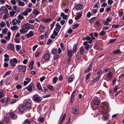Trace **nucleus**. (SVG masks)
<instances>
[{"label":"nucleus","instance_id":"nucleus-1","mask_svg":"<svg viewBox=\"0 0 124 124\" xmlns=\"http://www.w3.org/2000/svg\"><path fill=\"white\" fill-rule=\"evenodd\" d=\"M33 100L36 103H39L41 101V98L37 94L34 95L32 97Z\"/></svg>","mask_w":124,"mask_h":124},{"label":"nucleus","instance_id":"nucleus-2","mask_svg":"<svg viewBox=\"0 0 124 124\" xmlns=\"http://www.w3.org/2000/svg\"><path fill=\"white\" fill-rule=\"evenodd\" d=\"M31 101L30 100H28L25 103L24 106L26 109H28L31 108Z\"/></svg>","mask_w":124,"mask_h":124},{"label":"nucleus","instance_id":"nucleus-3","mask_svg":"<svg viewBox=\"0 0 124 124\" xmlns=\"http://www.w3.org/2000/svg\"><path fill=\"white\" fill-rule=\"evenodd\" d=\"M18 70L22 72H25L26 70V66L25 65H18L17 66Z\"/></svg>","mask_w":124,"mask_h":124},{"label":"nucleus","instance_id":"nucleus-4","mask_svg":"<svg viewBox=\"0 0 124 124\" xmlns=\"http://www.w3.org/2000/svg\"><path fill=\"white\" fill-rule=\"evenodd\" d=\"M25 107L23 105H20L18 107V108L17 109L16 111L17 110H18L19 112L21 113H23L25 111Z\"/></svg>","mask_w":124,"mask_h":124},{"label":"nucleus","instance_id":"nucleus-5","mask_svg":"<svg viewBox=\"0 0 124 124\" xmlns=\"http://www.w3.org/2000/svg\"><path fill=\"white\" fill-rule=\"evenodd\" d=\"M95 39L94 37L91 38L89 36H87L86 37H84L83 39V40H86L88 41H87V42L90 44L92 42L93 40Z\"/></svg>","mask_w":124,"mask_h":124},{"label":"nucleus","instance_id":"nucleus-6","mask_svg":"<svg viewBox=\"0 0 124 124\" xmlns=\"http://www.w3.org/2000/svg\"><path fill=\"white\" fill-rule=\"evenodd\" d=\"M24 27H26L28 31L30 29L33 30L34 26L32 25L31 24L28 23H27L26 24H24Z\"/></svg>","mask_w":124,"mask_h":124},{"label":"nucleus","instance_id":"nucleus-7","mask_svg":"<svg viewBox=\"0 0 124 124\" xmlns=\"http://www.w3.org/2000/svg\"><path fill=\"white\" fill-rule=\"evenodd\" d=\"M37 110L40 113H42L44 112L45 110L43 106L39 105L38 107Z\"/></svg>","mask_w":124,"mask_h":124},{"label":"nucleus","instance_id":"nucleus-8","mask_svg":"<svg viewBox=\"0 0 124 124\" xmlns=\"http://www.w3.org/2000/svg\"><path fill=\"white\" fill-rule=\"evenodd\" d=\"M75 77L74 75H70L67 79V80L69 83H71L74 80Z\"/></svg>","mask_w":124,"mask_h":124},{"label":"nucleus","instance_id":"nucleus-9","mask_svg":"<svg viewBox=\"0 0 124 124\" xmlns=\"http://www.w3.org/2000/svg\"><path fill=\"white\" fill-rule=\"evenodd\" d=\"M111 21V19L109 18H107L106 19V20L103 22V24L106 25H108V23Z\"/></svg>","mask_w":124,"mask_h":124},{"label":"nucleus","instance_id":"nucleus-10","mask_svg":"<svg viewBox=\"0 0 124 124\" xmlns=\"http://www.w3.org/2000/svg\"><path fill=\"white\" fill-rule=\"evenodd\" d=\"M28 31L26 27H24V25L23 28L19 30V31L20 32L21 34H25Z\"/></svg>","mask_w":124,"mask_h":124},{"label":"nucleus","instance_id":"nucleus-11","mask_svg":"<svg viewBox=\"0 0 124 124\" xmlns=\"http://www.w3.org/2000/svg\"><path fill=\"white\" fill-rule=\"evenodd\" d=\"M7 48L8 50L14 51L15 49L14 46L13 44H9L8 45Z\"/></svg>","mask_w":124,"mask_h":124},{"label":"nucleus","instance_id":"nucleus-12","mask_svg":"<svg viewBox=\"0 0 124 124\" xmlns=\"http://www.w3.org/2000/svg\"><path fill=\"white\" fill-rule=\"evenodd\" d=\"M102 106L105 110H107L109 109V106L108 104L106 102H103L102 103Z\"/></svg>","mask_w":124,"mask_h":124},{"label":"nucleus","instance_id":"nucleus-13","mask_svg":"<svg viewBox=\"0 0 124 124\" xmlns=\"http://www.w3.org/2000/svg\"><path fill=\"white\" fill-rule=\"evenodd\" d=\"M45 27L43 25H40L39 28V30L40 32H44L45 31Z\"/></svg>","mask_w":124,"mask_h":124},{"label":"nucleus","instance_id":"nucleus-14","mask_svg":"<svg viewBox=\"0 0 124 124\" xmlns=\"http://www.w3.org/2000/svg\"><path fill=\"white\" fill-rule=\"evenodd\" d=\"M50 56L48 53H46L43 56V58L46 61L48 60L50 58Z\"/></svg>","mask_w":124,"mask_h":124},{"label":"nucleus","instance_id":"nucleus-15","mask_svg":"<svg viewBox=\"0 0 124 124\" xmlns=\"http://www.w3.org/2000/svg\"><path fill=\"white\" fill-rule=\"evenodd\" d=\"M87 41H85L83 43V45L85 46V48L87 50H88L90 47V45Z\"/></svg>","mask_w":124,"mask_h":124},{"label":"nucleus","instance_id":"nucleus-16","mask_svg":"<svg viewBox=\"0 0 124 124\" xmlns=\"http://www.w3.org/2000/svg\"><path fill=\"white\" fill-rule=\"evenodd\" d=\"M34 88V86L33 84H31L27 88V90L30 92L31 91L32 89Z\"/></svg>","mask_w":124,"mask_h":124},{"label":"nucleus","instance_id":"nucleus-17","mask_svg":"<svg viewBox=\"0 0 124 124\" xmlns=\"http://www.w3.org/2000/svg\"><path fill=\"white\" fill-rule=\"evenodd\" d=\"M72 112L73 114H78L79 112V110L78 108H76L72 109Z\"/></svg>","mask_w":124,"mask_h":124},{"label":"nucleus","instance_id":"nucleus-18","mask_svg":"<svg viewBox=\"0 0 124 124\" xmlns=\"http://www.w3.org/2000/svg\"><path fill=\"white\" fill-rule=\"evenodd\" d=\"M102 118L105 121H107L109 118V115L108 113L104 115L103 116Z\"/></svg>","mask_w":124,"mask_h":124},{"label":"nucleus","instance_id":"nucleus-19","mask_svg":"<svg viewBox=\"0 0 124 124\" xmlns=\"http://www.w3.org/2000/svg\"><path fill=\"white\" fill-rule=\"evenodd\" d=\"M75 7L77 10H80L83 8V5L80 4H78L76 5Z\"/></svg>","mask_w":124,"mask_h":124},{"label":"nucleus","instance_id":"nucleus-20","mask_svg":"<svg viewBox=\"0 0 124 124\" xmlns=\"http://www.w3.org/2000/svg\"><path fill=\"white\" fill-rule=\"evenodd\" d=\"M56 27V28L55 29H56V31L58 32H59L60 31V29L61 28V26L60 25L59 23H57L55 25Z\"/></svg>","mask_w":124,"mask_h":124},{"label":"nucleus","instance_id":"nucleus-21","mask_svg":"<svg viewBox=\"0 0 124 124\" xmlns=\"http://www.w3.org/2000/svg\"><path fill=\"white\" fill-rule=\"evenodd\" d=\"M33 33L32 31H30L28 34L25 35V36L26 37L29 38L30 37L33 36Z\"/></svg>","mask_w":124,"mask_h":124},{"label":"nucleus","instance_id":"nucleus-22","mask_svg":"<svg viewBox=\"0 0 124 124\" xmlns=\"http://www.w3.org/2000/svg\"><path fill=\"white\" fill-rule=\"evenodd\" d=\"M73 52L71 50H69L68 51L67 53L68 56V57L71 58L73 53Z\"/></svg>","mask_w":124,"mask_h":124},{"label":"nucleus","instance_id":"nucleus-23","mask_svg":"<svg viewBox=\"0 0 124 124\" xmlns=\"http://www.w3.org/2000/svg\"><path fill=\"white\" fill-rule=\"evenodd\" d=\"M82 15V13L80 12L78 13V14L77 16L75 17V19L76 20H77L79 19L80 18Z\"/></svg>","mask_w":124,"mask_h":124},{"label":"nucleus","instance_id":"nucleus-24","mask_svg":"<svg viewBox=\"0 0 124 124\" xmlns=\"http://www.w3.org/2000/svg\"><path fill=\"white\" fill-rule=\"evenodd\" d=\"M4 57H5L4 62H8L9 60V56L7 54H5L4 55Z\"/></svg>","mask_w":124,"mask_h":124},{"label":"nucleus","instance_id":"nucleus-25","mask_svg":"<svg viewBox=\"0 0 124 124\" xmlns=\"http://www.w3.org/2000/svg\"><path fill=\"white\" fill-rule=\"evenodd\" d=\"M60 16L62 17L63 19L66 20L67 17V15H65L63 13L61 12V13Z\"/></svg>","mask_w":124,"mask_h":124},{"label":"nucleus","instance_id":"nucleus-26","mask_svg":"<svg viewBox=\"0 0 124 124\" xmlns=\"http://www.w3.org/2000/svg\"><path fill=\"white\" fill-rule=\"evenodd\" d=\"M12 72V71L11 70H9L5 73V74L3 75V77L4 78H5L8 75Z\"/></svg>","mask_w":124,"mask_h":124},{"label":"nucleus","instance_id":"nucleus-27","mask_svg":"<svg viewBox=\"0 0 124 124\" xmlns=\"http://www.w3.org/2000/svg\"><path fill=\"white\" fill-rule=\"evenodd\" d=\"M10 116L13 119H15L17 117V116L15 115L14 113H10Z\"/></svg>","mask_w":124,"mask_h":124},{"label":"nucleus","instance_id":"nucleus-28","mask_svg":"<svg viewBox=\"0 0 124 124\" xmlns=\"http://www.w3.org/2000/svg\"><path fill=\"white\" fill-rule=\"evenodd\" d=\"M93 102L94 104L96 105H98L100 103L98 99L94 100L93 101Z\"/></svg>","mask_w":124,"mask_h":124},{"label":"nucleus","instance_id":"nucleus-29","mask_svg":"<svg viewBox=\"0 0 124 124\" xmlns=\"http://www.w3.org/2000/svg\"><path fill=\"white\" fill-rule=\"evenodd\" d=\"M15 13V12L12 9L9 12V14L11 17L13 16Z\"/></svg>","mask_w":124,"mask_h":124},{"label":"nucleus","instance_id":"nucleus-30","mask_svg":"<svg viewBox=\"0 0 124 124\" xmlns=\"http://www.w3.org/2000/svg\"><path fill=\"white\" fill-rule=\"evenodd\" d=\"M41 52L40 50L37 51L35 53V56L36 57H38Z\"/></svg>","mask_w":124,"mask_h":124},{"label":"nucleus","instance_id":"nucleus-31","mask_svg":"<svg viewBox=\"0 0 124 124\" xmlns=\"http://www.w3.org/2000/svg\"><path fill=\"white\" fill-rule=\"evenodd\" d=\"M100 77V76H98L95 79H93V80L92 81V83H94L95 82L98 80Z\"/></svg>","mask_w":124,"mask_h":124},{"label":"nucleus","instance_id":"nucleus-32","mask_svg":"<svg viewBox=\"0 0 124 124\" xmlns=\"http://www.w3.org/2000/svg\"><path fill=\"white\" fill-rule=\"evenodd\" d=\"M31 121L29 119L25 120L24 122V124H31Z\"/></svg>","mask_w":124,"mask_h":124},{"label":"nucleus","instance_id":"nucleus-33","mask_svg":"<svg viewBox=\"0 0 124 124\" xmlns=\"http://www.w3.org/2000/svg\"><path fill=\"white\" fill-rule=\"evenodd\" d=\"M18 27L17 26H14L11 27L10 29L13 31L16 30L18 28Z\"/></svg>","mask_w":124,"mask_h":124},{"label":"nucleus","instance_id":"nucleus-34","mask_svg":"<svg viewBox=\"0 0 124 124\" xmlns=\"http://www.w3.org/2000/svg\"><path fill=\"white\" fill-rule=\"evenodd\" d=\"M9 121V119L8 117H5L4 120V122L5 123H8Z\"/></svg>","mask_w":124,"mask_h":124},{"label":"nucleus","instance_id":"nucleus-35","mask_svg":"<svg viewBox=\"0 0 124 124\" xmlns=\"http://www.w3.org/2000/svg\"><path fill=\"white\" fill-rule=\"evenodd\" d=\"M113 53L114 54H117L120 53L121 52L119 50H116L113 52Z\"/></svg>","mask_w":124,"mask_h":124},{"label":"nucleus","instance_id":"nucleus-36","mask_svg":"<svg viewBox=\"0 0 124 124\" xmlns=\"http://www.w3.org/2000/svg\"><path fill=\"white\" fill-rule=\"evenodd\" d=\"M113 75V74L112 72H109L108 74V77L109 79H110L112 78Z\"/></svg>","mask_w":124,"mask_h":124},{"label":"nucleus","instance_id":"nucleus-37","mask_svg":"<svg viewBox=\"0 0 124 124\" xmlns=\"http://www.w3.org/2000/svg\"><path fill=\"white\" fill-rule=\"evenodd\" d=\"M12 24L13 25H16L17 24L16 18H15L13 19L12 21Z\"/></svg>","mask_w":124,"mask_h":124},{"label":"nucleus","instance_id":"nucleus-38","mask_svg":"<svg viewBox=\"0 0 124 124\" xmlns=\"http://www.w3.org/2000/svg\"><path fill=\"white\" fill-rule=\"evenodd\" d=\"M37 86V87L39 89V90H42V88L40 83L39 82L38 83Z\"/></svg>","mask_w":124,"mask_h":124},{"label":"nucleus","instance_id":"nucleus-39","mask_svg":"<svg viewBox=\"0 0 124 124\" xmlns=\"http://www.w3.org/2000/svg\"><path fill=\"white\" fill-rule=\"evenodd\" d=\"M58 79V78L56 77H54L53 79V81L54 84L56 83L57 80Z\"/></svg>","mask_w":124,"mask_h":124},{"label":"nucleus","instance_id":"nucleus-40","mask_svg":"<svg viewBox=\"0 0 124 124\" xmlns=\"http://www.w3.org/2000/svg\"><path fill=\"white\" fill-rule=\"evenodd\" d=\"M80 52L81 54L83 55L84 53V48L83 47H81L80 48Z\"/></svg>","mask_w":124,"mask_h":124},{"label":"nucleus","instance_id":"nucleus-41","mask_svg":"<svg viewBox=\"0 0 124 124\" xmlns=\"http://www.w3.org/2000/svg\"><path fill=\"white\" fill-rule=\"evenodd\" d=\"M92 64L91 63L89 65L88 67V68L87 69V70H86L85 71V73H86L87 72H88L90 71V69L92 68Z\"/></svg>","mask_w":124,"mask_h":124},{"label":"nucleus","instance_id":"nucleus-42","mask_svg":"<svg viewBox=\"0 0 124 124\" xmlns=\"http://www.w3.org/2000/svg\"><path fill=\"white\" fill-rule=\"evenodd\" d=\"M23 15H22V14H21H21H19L18 16V17H17L18 18L19 20H22V19H23L24 18L23 17Z\"/></svg>","mask_w":124,"mask_h":124},{"label":"nucleus","instance_id":"nucleus-43","mask_svg":"<svg viewBox=\"0 0 124 124\" xmlns=\"http://www.w3.org/2000/svg\"><path fill=\"white\" fill-rule=\"evenodd\" d=\"M5 8L4 7H2L0 9V15L4 11V9Z\"/></svg>","mask_w":124,"mask_h":124},{"label":"nucleus","instance_id":"nucleus-44","mask_svg":"<svg viewBox=\"0 0 124 124\" xmlns=\"http://www.w3.org/2000/svg\"><path fill=\"white\" fill-rule=\"evenodd\" d=\"M18 5L19 6H23L25 5V4L23 2L19 1L18 3Z\"/></svg>","mask_w":124,"mask_h":124},{"label":"nucleus","instance_id":"nucleus-45","mask_svg":"<svg viewBox=\"0 0 124 124\" xmlns=\"http://www.w3.org/2000/svg\"><path fill=\"white\" fill-rule=\"evenodd\" d=\"M33 13L35 15H37L39 14V12L36 9H34L33 10Z\"/></svg>","mask_w":124,"mask_h":124},{"label":"nucleus","instance_id":"nucleus-46","mask_svg":"<svg viewBox=\"0 0 124 124\" xmlns=\"http://www.w3.org/2000/svg\"><path fill=\"white\" fill-rule=\"evenodd\" d=\"M32 9L29 8H27L25 9V11L28 13L31 12L32 11Z\"/></svg>","mask_w":124,"mask_h":124},{"label":"nucleus","instance_id":"nucleus-47","mask_svg":"<svg viewBox=\"0 0 124 124\" xmlns=\"http://www.w3.org/2000/svg\"><path fill=\"white\" fill-rule=\"evenodd\" d=\"M94 26L95 28L99 27H100V24L98 21H97V22L96 23Z\"/></svg>","mask_w":124,"mask_h":124},{"label":"nucleus","instance_id":"nucleus-48","mask_svg":"<svg viewBox=\"0 0 124 124\" xmlns=\"http://www.w3.org/2000/svg\"><path fill=\"white\" fill-rule=\"evenodd\" d=\"M96 19L95 17H93L90 20V22L91 23H93V21Z\"/></svg>","mask_w":124,"mask_h":124},{"label":"nucleus","instance_id":"nucleus-49","mask_svg":"<svg viewBox=\"0 0 124 124\" xmlns=\"http://www.w3.org/2000/svg\"><path fill=\"white\" fill-rule=\"evenodd\" d=\"M5 25V23L4 22H2L0 24V26L1 28H3Z\"/></svg>","mask_w":124,"mask_h":124},{"label":"nucleus","instance_id":"nucleus-50","mask_svg":"<svg viewBox=\"0 0 124 124\" xmlns=\"http://www.w3.org/2000/svg\"><path fill=\"white\" fill-rule=\"evenodd\" d=\"M6 100V98H4L3 99L1 100H0V102L2 103L3 104L4 103H5Z\"/></svg>","mask_w":124,"mask_h":124},{"label":"nucleus","instance_id":"nucleus-51","mask_svg":"<svg viewBox=\"0 0 124 124\" xmlns=\"http://www.w3.org/2000/svg\"><path fill=\"white\" fill-rule=\"evenodd\" d=\"M21 48V46L19 45L16 46V49L17 51H18Z\"/></svg>","mask_w":124,"mask_h":124},{"label":"nucleus","instance_id":"nucleus-52","mask_svg":"<svg viewBox=\"0 0 124 124\" xmlns=\"http://www.w3.org/2000/svg\"><path fill=\"white\" fill-rule=\"evenodd\" d=\"M119 25L115 24L112 25V28H115L116 29H117L119 27Z\"/></svg>","mask_w":124,"mask_h":124},{"label":"nucleus","instance_id":"nucleus-53","mask_svg":"<svg viewBox=\"0 0 124 124\" xmlns=\"http://www.w3.org/2000/svg\"><path fill=\"white\" fill-rule=\"evenodd\" d=\"M4 96L3 92L2 91H0V99L2 98Z\"/></svg>","mask_w":124,"mask_h":124},{"label":"nucleus","instance_id":"nucleus-54","mask_svg":"<svg viewBox=\"0 0 124 124\" xmlns=\"http://www.w3.org/2000/svg\"><path fill=\"white\" fill-rule=\"evenodd\" d=\"M105 33L106 32L105 31H101L100 32V33L99 34V35L100 36L104 35L105 34Z\"/></svg>","mask_w":124,"mask_h":124},{"label":"nucleus","instance_id":"nucleus-55","mask_svg":"<svg viewBox=\"0 0 124 124\" xmlns=\"http://www.w3.org/2000/svg\"><path fill=\"white\" fill-rule=\"evenodd\" d=\"M55 22L54 21H53L52 23L51 24V28H50V29L51 30L53 28L54 24H55Z\"/></svg>","mask_w":124,"mask_h":124},{"label":"nucleus","instance_id":"nucleus-56","mask_svg":"<svg viewBox=\"0 0 124 124\" xmlns=\"http://www.w3.org/2000/svg\"><path fill=\"white\" fill-rule=\"evenodd\" d=\"M44 117H42L40 118H38V120L39 121L42 123L43 122L44 120Z\"/></svg>","mask_w":124,"mask_h":124},{"label":"nucleus","instance_id":"nucleus-57","mask_svg":"<svg viewBox=\"0 0 124 124\" xmlns=\"http://www.w3.org/2000/svg\"><path fill=\"white\" fill-rule=\"evenodd\" d=\"M10 101V99L8 97H7V99H6V100H5V103L6 104H7Z\"/></svg>","mask_w":124,"mask_h":124},{"label":"nucleus","instance_id":"nucleus-58","mask_svg":"<svg viewBox=\"0 0 124 124\" xmlns=\"http://www.w3.org/2000/svg\"><path fill=\"white\" fill-rule=\"evenodd\" d=\"M58 32L56 31V29H55L54 30V31L53 34L55 36H56L57 35Z\"/></svg>","mask_w":124,"mask_h":124},{"label":"nucleus","instance_id":"nucleus-59","mask_svg":"<svg viewBox=\"0 0 124 124\" xmlns=\"http://www.w3.org/2000/svg\"><path fill=\"white\" fill-rule=\"evenodd\" d=\"M10 61H11V62H13L15 63L16 64L17 62V61L15 58H14L13 59L11 60Z\"/></svg>","mask_w":124,"mask_h":124},{"label":"nucleus","instance_id":"nucleus-60","mask_svg":"<svg viewBox=\"0 0 124 124\" xmlns=\"http://www.w3.org/2000/svg\"><path fill=\"white\" fill-rule=\"evenodd\" d=\"M60 46L61 47V48L62 49V50L63 51H64V45L62 43H61L60 44Z\"/></svg>","mask_w":124,"mask_h":124},{"label":"nucleus","instance_id":"nucleus-61","mask_svg":"<svg viewBox=\"0 0 124 124\" xmlns=\"http://www.w3.org/2000/svg\"><path fill=\"white\" fill-rule=\"evenodd\" d=\"M28 14V13L25 11L21 13V14L23 16H27Z\"/></svg>","mask_w":124,"mask_h":124},{"label":"nucleus","instance_id":"nucleus-62","mask_svg":"<svg viewBox=\"0 0 124 124\" xmlns=\"http://www.w3.org/2000/svg\"><path fill=\"white\" fill-rule=\"evenodd\" d=\"M48 88L50 90L52 91H53L54 90V88L53 86L50 85H49L47 86Z\"/></svg>","mask_w":124,"mask_h":124},{"label":"nucleus","instance_id":"nucleus-63","mask_svg":"<svg viewBox=\"0 0 124 124\" xmlns=\"http://www.w3.org/2000/svg\"><path fill=\"white\" fill-rule=\"evenodd\" d=\"M77 47V46L75 44L73 46V50L74 52H76V49Z\"/></svg>","mask_w":124,"mask_h":124},{"label":"nucleus","instance_id":"nucleus-64","mask_svg":"<svg viewBox=\"0 0 124 124\" xmlns=\"http://www.w3.org/2000/svg\"><path fill=\"white\" fill-rule=\"evenodd\" d=\"M15 41L17 43H19L20 42V40L19 39L17 38H15L14 39Z\"/></svg>","mask_w":124,"mask_h":124}]
</instances>
